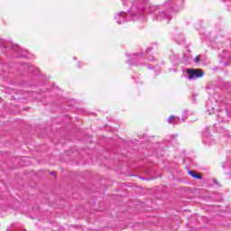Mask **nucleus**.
<instances>
[{"instance_id": "obj_3", "label": "nucleus", "mask_w": 231, "mask_h": 231, "mask_svg": "<svg viewBox=\"0 0 231 231\" xmlns=\"http://www.w3.org/2000/svg\"><path fill=\"white\" fill-rule=\"evenodd\" d=\"M189 174L191 175V177L195 178L196 180H201V175L196 173L194 171H189Z\"/></svg>"}, {"instance_id": "obj_8", "label": "nucleus", "mask_w": 231, "mask_h": 231, "mask_svg": "<svg viewBox=\"0 0 231 231\" xmlns=\"http://www.w3.org/2000/svg\"><path fill=\"white\" fill-rule=\"evenodd\" d=\"M51 174L53 176V174H55V172H54V171H51Z\"/></svg>"}, {"instance_id": "obj_2", "label": "nucleus", "mask_w": 231, "mask_h": 231, "mask_svg": "<svg viewBox=\"0 0 231 231\" xmlns=\"http://www.w3.org/2000/svg\"><path fill=\"white\" fill-rule=\"evenodd\" d=\"M125 18V13L124 12H121L115 16V19L116 21H117L118 24H122L124 23Z\"/></svg>"}, {"instance_id": "obj_4", "label": "nucleus", "mask_w": 231, "mask_h": 231, "mask_svg": "<svg viewBox=\"0 0 231 231\" xmlns=\"http://www.w3.org/2000/svg\"><path fill=\"white\" fill-rule=\"evenodd\" d=\"M176 120H180V117H176V116H171L168 118L169 124H174V122H176Z\"/></svg>"}, {"instance_id": "obj_7", "label": "nucleus", "mask_w": 231, "mask_h": 231, "mask_svg": "<svg viewBox=\"0 0 231 231\" xmlns=\"http://www.w3.org/2000/svg\"><path fill=\"white\" fill-rule=\"evenodd\" d=\"M200 60V57L199 56H196L194 59V62L198 63Z\"/></svg>"}, {"instance_id": "obj_6", "label": "nucleus", "mask_w": 231, "mask_h": 231, "mask_svg": "<svg viewBox=\"0 0 231 231\" xmlns=\"http://www.w3.org/2000/svg\"><path fill=\"white\" fill-rule=\"evenodd\" d=\"M165 17H169V15H167V14H165V12H162V13H160V14L157 16V21H160V20H162V19H163V18H165Z\"/></svg>"}, {"instance_id": "obj_1", "label": "nucleus", "mask_w": 231, "mask_h": 231, "mask_svg": "<svg viewBox=\"0 0 231 231\" xmlns=\"http://www.w3.org/2000/svg\"><path fill=\"white\" fill-rule=\"evenodd\" d=\"M189 80H194L196 79H201L204 73L203 70L198 69H187Z\"/></svg>"}, {"instance_id": "obj_5", "label": "nucleus", "mask_w": 231, "mask_h": 231, "mask_svg": "<svg viewBox=\"0 0 231 231\" xmlns=\"http://www.w3.org/2000/svg\"><path fill=\"white\" fill-rule=\"evenodd\" d=\"M213 142L212 136H208L204 139V143H207L208 145L212 144Z\"/></svg>"}]
</instances>
